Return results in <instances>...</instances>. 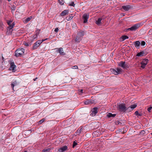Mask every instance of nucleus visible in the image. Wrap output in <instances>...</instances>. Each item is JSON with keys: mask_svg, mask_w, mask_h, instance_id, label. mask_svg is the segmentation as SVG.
Listing matches in <instances>:
<instances>
[{"mask_svg": "<svg viewBox=\"0 0 152 152\" xmlns=\"http://www.w3.org/2000/svg\"><path fill=\"white\" fill-rule=\"evenodd\" d=\"M10 67L9 68L10 70H12L13 72H15L16 70V66L13 62H11L10 63Z\"/></svg>", "mask_w": 152, "mask_h": 152, "instance_id": "obj_6", "label": "nucleus"}, {"mask_svg": "<svg viewBox=\"0 0 152 152\" xmlns=\"http://www.w3.org/2000/svg\"><path fill=\"white\" fill-rule=\"evenodd\" d=\"M24 45L26 46H28L29 45V44L28 43H25Z\"/></svg>", "mask_w": 152, "mask_h": 152, "instance_id": "obj_45", "label": "nucleus"}, {"mask_svg": "<svg viewBox=\"0 0 152 152\" xmlns=\"http://www.w3.org/2000/svg\"><path fill=\"white\" fill-rule=\"evenodd\" d=\"M77 145V143L75 141H74L73 142V145H72V148H74L75 146H76V145Z\"/></svg>", "mask_w": 152, "mask_h": 152, "instance_id": "obj_33", "label": "nucleus"}, {"mask_svg": "<svg viewBox=\"0 0 152 152\" xmlns=\"http://www.w3.org/2000/svg\"><path fill=\"white\" fill-rule=\"evenodd\" d=\"M2 0H0V4L2 3Z\"/></svg>", "mask_w": 152, "mask_h": 152, "instance_id": "obj_51", "label": "nucleus"}, {"mask_svg": "<svg viewBox=\"0 0 152 152\" xmlns=\"http://www.w3.org/2000/svg\"><path fill=\"white\" fill-rule=\"evenodd\" d=\"M12 23V21L11 20H9L7 21V23H8V24L9 25H10V24H11Z\"/></svg>", "mask_w": 152, "mask_h": 152, "instance_id": "obj_39", "label": "nucleus"}, {"mask_svg": "<svg viewBox=\"0 0 152 152\" xmlns=\"http://www.w3.org/2000/svg\"><path fill=\"white\" fill-rule=\"evenodd\" d=\"M137 106V105L136 104H133L131 105L130 107L133 110L134 108L136 107Z\"/></svg>", "mask_w": 152, "mask_h": 152, "instance_id": "obj_29", "label": "nucleus"}, {"mask_svg": "<svg viewBox=\"0 0 152 152\" xmlns=\"http://www.w3.org/2000/svg\"><path fill=\"white\" fill-rule=\"evenodd\" d=\"M152 31V29H150L149 31V33H150Z\"/></svg>", "mask_w": 152, "mask_h": 152, "instance_id": "obj_50", "label": "nucleus"}, {"mask_svg": "<svg viewBox=\"0 0 152 152\" xmlns=\"http://www.w3.org/2000/svg\"><path fill=\"white\" fill-rule=\"evenodd\" d=\"M69 5L70 6H72L73 7H74L75 5V4H74V2L72 1L70 4Z\"/></svg>", "mask_w": 152, "mask_h": 152, "instance_id": "obj_36", "label": "nucleus"}, {"mask_svg": "<svg viewBox=\"0 0 152 152\" xmlns=\"http://www.w3.org/2000/svg\"><path fill=\"white\" fill-rule=\"evenodd\" d=\"M37 79V77H36L34 79H33L34 81H35L36 80V79Z\"/></svg>", "mask_w": 152, "mask_h": 152, "instance_id": "obj_49", "label": "nucleus"}, {"mask_svg": "<svg viewBox=\"0 0 152 152\" xmlns=\"http://www.w3.org/2000/svg\"><path fill=\"white\" fill-rule=\"evenodd\" d=\"M116 114H112L111 113H107V116L109 118L111 117H114L116 115Z\"/></svg>", "mask_w": 152, "mask_h": 152, "instance_id": "obj_20", "label": "nucleus"}, {"mask_svg": "<svg viewBox=\"0 0 152 152\" xmlns=\"http://www.w3.org/2000/svg\"><path fill=\"white\" fill-rule=\"evenodd\" d=\"M58 0V1L59 3L61 5H62L63 4L64 1H63V0Z\"/></svg>", "mask_w": 152, "mask_h": 152, "instance_id": "obj_34", "label": "nucleus"}, {"mask_svg": "<svg viewBox=\"0 0 152 152\" xmlns=\"http://www.w3.org/2000/svg\"><path fill=\"white\" fill-rule=\"evenodd\" d=\"M73 68L75 69H77L78 68V66H73Z\"/></svg>", "mask_w": 152, "mask_h": 152, "instance_id": "obj_42", "label": "nucleus"}, {"mask_svg": "<svg viewBox=\"0 0 152 152\" xmlns=\"http://www.w3.org/2000/svg\"><path fill=\"white\" fill-rule=\"evenodd\" d=\"M81 38H79V37H77V36H76L75 40V42H79L81 40Z\"/></svg>", "mask_w": 152, "mask_h": 152, "instance_id": "obj_25", "label": "nucleus"}, {"mask_svg": "<svg viewBox=\"0 0 152 152\" xmlns=\"http://www.w3.org/2000/svg\"><path fill=\"white\" fill-rule=\"evenodd\" d=\"M122 71V69L120 68H117L115 69H110V71L115 75H118L121 74Z\"/></svg>", "mask_w": 152, "mask_h": 152, "instance_id": "obj_2", "label": "nucleus"}, {"mask_svg": "<svg viewBox=\"0 0 152 152\" xmlns=\"http://www.w3.org/2000/svg\"><path fill=\"white\" fill-rule=\"evenodd\" d=\"M41 44L40 40H38L34 44L33 48V50H36L39 46Z\"/></svg>", "mask_w": 152, "mask_h": 152, "instance_id": "obj_7", "label": "nucleus"}, {"mask_svg": "<svg viewBox=\"0 0 152 152\" xmlns=\"http://www.w3.org/2000/svg\"><path fill=\"white\" fill-rule=\"evenodd\" d=\"M118 66L124 69H126L128 68V64L127 63H126L125 62L121 61L118 64Z\"/></svg>", "mask_w": 152, "mask_h": 152, "instance_id": "obj_4", "label": "nucleus"}, {"mask_svg": "<svg viewBox=\"0 0 152 152\" xmlns=\"http://www.w3.org/2000/svg\"><path fill=\"white\" fill-rule=\"evenodd\" d=\"M8 1H10L11 0H7Z\"/></svg>", "mask_w": 152, "mask_h": 152, "instance_id": "obj_56", "label": "nucleus"}, {"mask_svg": "<svg viewBox=\"0 0 152 152\" xmlns=\"http://www.w3.org/2000/svg\"><path fill=\"white\" fill-rule=\"evenodd\" d=\"M25 51V50L23 48H18L15 52V56L17 57L23 55Z\"/></svg>", "mask_w": 152, "mask_h": 152, "instance_id": "obj_1", "label": "nucleus"}, {"mask_svg": "<svg viewBox=\"0 0 152 152\" xmlns=\"http://www.w3.org/2000/svg\"><path fill=\"white\" fill-rule=\"evenodd\" d=\"M120 123V122L119 121H117V123H116V124H119Z\"/></svg>", "mask_w": 152, "mask_h": 152, "instance_id": "obj_48", "label": "nucleus"}, {"mask_svg": "<svg viewBox=\"0 0 152 152\" xmlns=\"http://www.w3.org/2000/svg\"><path fill=\"white\" fill-rule=\"evenodd\" d=\"M147 54L146 52L144 51H142L138 53L137 55V56L139 57H141L143 56H145Z\"/></svg>", "mask_w": 152, "mask_h": 152, "instance_id": "obj_12", "label": "nucleus"}, {"mask_svg": "<svg viewBox=\"0 0 152 152\" xmlns=\"http://www.w3.org/2000/svg\"><path fill=\"white\" fill-rule=\"evenodd\" d=\"M24 152H27V151H24Z\"/></svg>", "mask_w": 152, "mask_h": 152, "instance_id": "obj_57", "label": "nucleus"}, {"mask_svg": "<svg viewBox=\"0 0 152 152\" xmlns=\"http://www.w3.org/2000/svg\"><path fill=\"white\" fill-rule=\"evenodd\" d=\"M44 121V120L43 119H42L39 121V123L40 124H42Z\"/></svg>", "mask_w": 152, "mask_h": 152, "instance_id": "obj_40", "label": "nucleus"}, {"mask_svg": "<svg viewBox=\"0 0 152 152\" xmlns=\"http://www.w3.org/2000/svg\"><path fill=\"white\" fill-rule=\"evenodd\" d=\"M68 149L66 145L63 146L60 148L58 151V152H64L66 151Z\"/></svg>", "mask_w": 152, "mask_h": 152, "instance_id": "obj_11", "label": "nucleus"}, {"mask_svg": "<svg viewBox=\"0 0 152 152\" xmlns=\"http://www.w3.org/2000/svg\"><path fill=\"white\" fill-rule=\"evenodd\" d=\"M58 28H57L55 30V31L56 32H58Z\"/></svg>", "mask_w": 152, "mask_h": 152, "instance_id": "obj_43", "label": "nucleus"}, {"mask_svg": "<svg viewBox=\"0 0 152 152\" xmlns=\"http://www.w3.org/2000/svg\"><path fill=\"white\" fill-rule=\"evenodd\" d=\"M118 110L121 112H125L126 111V107L125 104H119L117 107Z\"/></svg>", "mask_w": 152, "mask_h": 152, "instance_id": "obj_3", "label": "nucleus"}, {"mask_svg": "<svg viewBox=\"0 0 152 152\" xmlns=\"http://www.w3.org/2000/svg\"><path fill=\"white\" fill-rule=\"evenodd\" d=\"M15 24L14 23H12V24H10V25H9V27H8L7 28V31L8 30H9L10 31V30H11L12 28L13 27V26Z\"/></svg>", "mask_w": 152, "mask_h": 152, "instance_id": "obj_21", "label": "nucleus"}, {"mask_svg": "<svg viewBox=\"0 0 152 152\" xmlns=\"http://www.w3.org/2000/svg\"><path fill=\"white\" fill-rule=\"evenodd\" d=\"M152 109V107H150L148 108L147 110L149 112H151V110Z\"/></svg>", "mask_w": 152, "mask_h": 152, "instance_id": "obj_38", "label": "nucleus"}, {"mask_svg": "<svg viewBox=\"0 0 152 152\" xmlns=\"http://www.w3.org/2000/svg\"><path fill=\"white\" fill-rule=\"evenodd\" d=\"M80 128V129H78L76 131V132H75L76 134H80L81 132L82 131V130H83V127L82 126H81Z\"/></svg>", "mask_w": 152, "mask_h": 152, "instance_id": "obj_26", "label": "nucleus"}, {"mask_svg": "<svg viewBox=\"0 0 152 152\" xmlns=\"http://www.w3.org/2000/svg\"><path fill=\"white\" fill-rule=\"evenodd\" d=\"M47 39H47V38H46V39H44L45 40H45H47Z\"/></svg>", "mask_w": 152, "mask_h": 152, "instance_id": "obj_54", "label": "nucleus"}, {"mask_svg": "<svg viewBox=\"0 0 152 152\" xmlns=\"http://www.w3.org/2000/svg\"><path fill=\"white\" fill-rule=\"evenodd\" d=\"M129 38L128 36L126 35H124L122 36L120 38L121 41H123L126 39H128Z\"/></svg>", "mask_w": 152, "mask_h": 152, "instance_id": "obj_22", "label": "nucleus"}, {"mask_svg": "<svg viewBox=\"0 0 152 152\" xmlns=\"http://www.w3.org/2000/svg\"><path fill=\"white\" fill-rule=\"evenodd\" d=\"M45 41V40L44 39H43L42 40H40L41 42V43L44 41Z\"/></svg>", "mask_w": 152, "mask_h": 152, "instance_id": "obj_47", "label": "nucleus"}, {"mask_svg": "<svg viewBox=\"0 0 152 152\" xmlns=\"http://www.w3.org/2000/svg\"><path fill=\"white\" fill-rule=\"evenodd\" d=\"M83 89H79L78 90V91L79 92V93H80V94H81V93H83Z\"/></svg>", "mask_w": 152, "mask_h": 152, "instance_id": "obj_41", "label": "nucleus"}, {"mask_svg": "<svg viewBox=\"0 0 152 152\" xmlns=\"http://www.w3.org/2000/svg\"><path fill=\"white\" fill-rule=\"evenodd\" d=\"M59 53L61 55H65V53L63 51V48H59Z\"/></svg>", "mask_w": 152, "mask_h": 152, "instance_id": "obj_17", "label": "nucleus"}, {"mask_svg": "<svg viewBox=\"0 0 152 152\" xmlns=\"http://www.w3.org/2000/svg\"><path fill=\"white\" fill-rule=\"evenodd\" d=\"M145 42L144 41H142L141 42V45L142 46H144L145 45Z\"/></svg>", "mask_w": 152, "mask_h": 152, "instance_id": "obj_37", "label": "nucleus"}, {"mask_svg": "<svg viewBox=\"0 0 152 152\" xmlns=\"http://www.w3.org/2000/svg\"><path fill=\"white\" fill-rule=\"evenodd\" d=\"M15 7L14 6H13V7H12V10H15Z\"/></svg>", "mask_w": 152, "mask_h": 152, "instance_id": "obj_46", "label": "nucleus"}, {"mask_svg": "<svg viewBox=\"0 0 152 152\" xmlns=\"http://www.w3.org/2000/svg\"><path fill=\"white\" fill-rule=\"evenodd\" d=\"M140 24L138 23L134 25L130 28L127 29V30H130L132 31H135L140 26Z\"/></svg>", "mask_w": 152, "mask_h": 152, "instance_id": "obj_5", "label": "nucleus"}, {"mask_svg": "<svg viewBox=\"0 0 152 152\" xmlns=\"http://www.w3.org/2000/svg\"><path fill=\"white\" fill-rule=\"evenodd\" d=\"M39 34V32H38L37 33H36V34L34 35L33 36V39H36L37 37V35H38Z\"/></svg>", "mask_w": 152, "mask_h": 152, "instance_id": "obj_32", "label": "nucleus"}, {"mask_svg": "<svg viewBox=\"0 0 152 152\" xmlns=\"http://www.w3.org/2000/svg\"><path fill=\"white\" fill-rule=\"evenodd\" d=\"M28 131L29 133H31V131L30 130H28Z\"/></svg>", "mask_w": 152, "mask_h": 152, "instance_id": "obj_52", "label": "nucleus"}, {"mask_svg": "<svg viewBox=\"0 0 152 152\" xmlns=\"http://www.w3.org/2000/svg\"><path fill=\"white\" fill-rule=\"evenodd\" d=\"M151 134L152 135V133H151Z\"/></svg>", "mask_w": 152, "mask_h": 152, "instance_id": "obj_58", "label": "nucleus"}, {"mask_svg": "<svg viewBox=\"0 0 152 152\" xmlns=\"http://www.w3.org/2000/svg\"><path fill=\"white\" fill-rule=\"evenodd\" d=\"M145 133V131H144V130H142L140 132V134L141 135H143Z\"/></svg>", "mask_w": 152, "mask_h": 152, "instance_id": "obj_35", "label": "nucleus"}, {"mask_svg": "<svg viewBox=\"0 0 152 152\" xmlns=\"http://www.w3.org/2000/svg\"><path fill=\"white\" fill-rule=\"evenodd\" d=\"M2 58L3 59V60H4V58L3 56H2Z\"/></svg>", "mask_w": 152, "mask_h": 152, "instance_id": "obj_53", "label": "nucleus"}, {"mask_svg": "<svg viewBox=\"0 0 152 152\" xmlns=\"http://www.w3.org/2000/svg\"><path fill=\"white\" fill-rule=\"evenodd\" d=\"M97 108L96 107H94L91 110L92 113L91 115L92 116H95L97 113Z\"/></svg>", "mask_w": 152, "mask_h": 152, "instance_id": "obj_10", "label": "nucleus"}, {"mask_svg": "<svg viewBox=\"0 0 152 152\" xmlns=\"http://www.w3.org/2000/svg\"><path fill=\"white\" fill-rule=\"evenodd\" d=\"M140 42L139 41H137L134 42V46L135 47L137 48L138 47L140 46Z\"/></svg>", "mask_w": 152, "mask_h": 152, "instance_id": "obj_23", "label": "nucleus"}, {"mask_svg": "<svg viewBox=\"0 0 152 152\" xmlns=\"http://www.w3.org/2000/svg\"><path fill=\"white\" fill-rule=\"evenodd\" d=\"M148 61V60L147 59H144L141 63V67L143 69L144 68L145 66L147 65Z\"/></svg>", "mask_w": 152, "mask_h": 152, "instance_id": "obj_8", "label": "nucleus"}, {"mask_svg": "<svg viewBox=\"0 0 152 152\" xmlns=\"http://www.w3.org/2000/svg\"><path fill=\"white\" fill-rule=\"evenodd\" d=\"M18 85V83L16 80L12 82L11 84V86L12 87V88L13 89V88L14 86H17Z\"/></svg>", "mask_w": 152, "mask_h": 152, "instance_id": "obj_19", "label": "nucleus"}, {"mask_svg": "<svg viewBox=\"0 0 152 152\" xmlns=\"http://www.w3.org/2000/svg\"><path fill=\"white\" fill-rule=\"evenodd\" d=\"M94 101L91 100H88L85 101L84 103L86 105L90 103H93L94 102Z\"/></svg>", "mask_w": 152, "mask_h": 152, "instance_id": "obj_18", "label": "nucleus"}, {"mask_svg": "<svg viewBox=\"0 0 152 152\" xmlns=\"http://www.w3.org/2000/svg\"><path fill=\"white\" fill-rule=\"evenodd\" d=\"M32 18V17L31 16L30 17L28 18H26L25 20V23H27Z\"/></svg>", "mask_w": 152, "mask_h": 152, "instance_id": "obj_28", "label": "nucleus"}, {"mask_svg": "<svg viewBox=\"0 0 152 152\" xmlns=\"http://www.w3.org/2000/svg\"><path fill=\"white\" fill-rule=\"evenodd\" d=\"M132 110V109L130 107H128L127 108L126 107V111L127 112H131Z\"/></svg>", "mask_w": 152, "mask_h": 152, "instance_id": "obj_30", "label": "nucleus"}, {"mask_svg": "<svg viewBox=\"0 0 152 152\" xmlns=\"http://www.w3.org/2000/svg\"><path fill=\"white\" fill-rule=\"evenodd\" d=\"M135 114L136 115L140 116H141L142 115V113H139L137 111H136L135 112Z\"/></svg>", "mask_w": 152, "mask_h": 152, "instance_id": "obj_31", "label": "nucleus"}, {"mask_svg": "<svg viewBox=\"0 0 152 152\" xmlns=\"http://www.w3.org/2000/svg\"><path fill=\"white\" fill-rule=\"evenodd\" d=\"M84 35V31H79L77 33V37H79V38H81L83 37Z\"/></svg>", "mask_w": 152, "mask_h": 152, "instance_id": "obj_14", "label": "nucleus"}, {"mask_svg": "<svg viewBox=\"0 0 152 152\" xmlns=\"http://www.w3.org/2000/svg\"><path fill=\"white\" fill-rule=\"evenodd\" d=\"M55 49L56 50V52L57 53H59V48H56Z\"/></svg>", "mask_w": 152, "mask_h": 152, "instance_id": "obj_44", "label": "nucleus"}, {"mask_svg": "<svg viewBox=\"0 0 152 152\" xmlns=\"http://www.w3.org/2000/svg\"><path fill=\"white\" fill-rule=\"evenodd\" d=\"M89 15L87 13H85L83 16V23H86L87 22L89 18Z\"/></svg>", "mask_w": 152, "mask_h": 152, "instance_id": "obj_9", "label": "nucleus"}, {"mask_svg": "<svg viewBox=\"0 0 152 152\" xmlns=\"http://www.w3.org/2000/svg\"><path fill=\"white\" fill-rule=\"evenodd\" d=\"M51 149V148H47L43 149L42 150V152H49L50 151Z\"/></svg>", "mask_w": 152, "mask_h": 152, "instance_id": "obj_27", "label": "nucleus"}, {"mask_svg": "<svg viewBox=\"0 0 152 152\" xmlns=\"http://www.w3.org/2000/svg\"><path fill=\"white\" fill-rule=\"evenodd\" d=\"M73 18V16H72V14H71L69 16H67L66 18V19L67 20L69 21L72 19Z\"/></svg>", "mask_w": 152, "mask_h": 152, "instance_id": "obj_24", "label": "nucleus"}, {"mask_svg": "<svg viewBox=\"0 0 152 152\" xmlns=\"http://www.w3.org/2000/svg\"><path fill=\"white\" fill-rule=\"evenodd\" d=\"M125 132H125V131H124V132L123 133L124 134V133Z\"/></svg>", "mask_w": 152, "mask_h": 152, "instance_id": "obj_55", "label": "nucleus"}, {"mask_svg": "<svg viewBox=\"0 0 152 152\" xmlns=\"http://www.w3.org/2000/svg\"><path fill=\"white\" fill-rule=\"evenodd\" d=\"M131 8V6L129 5H127L122 6V8L125 11H128L130 8Z\"/></svg>", "mask_w": 152, "mask_h": 152, "instance_id": "obj_15", "label": "nucleus"}, {"mask_svg": "<svg viewBox=\"0 0 152 152\" xmlns=\"http://www.w3.org/2000/svg\"><path fill=\"white\" fill-rule=\"evenodd\" d=\"M104 20L102 18H99L96 20V23L98 25H100L102 23V20Z\"/></svg>", "mask_w": 152, "mask_h": 152, "instance_id": "obj_13", "label": "nucleus"}, {"mask_svg": "<svg viewBox=\"0 0 152 152\" xmlns=\"http://www.w3.org/2000/svg\"><path fill=\"white\" fill-rule=\"evenodd\" d=\"M69 12V11L67 10H65L62 11L60 14L61 16H64L67 15Z\"/></svg>", "mask_w": 152, "mask_h": 152, "instance_id": "obj_16", "label": "nucleus"}]
</instances>
